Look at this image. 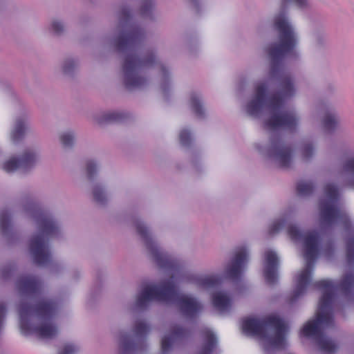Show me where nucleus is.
<instances>
[{
    "instance_id": "obj_1",
    "label": "nucleus",
    "mask_w": 354,
    "mask_h": 354,
    "mask_svg": "<svg viewBox=\"0 0 354 354\" xmlns=\"http://www.w3.org/2000/svg\"><path fill=\"white\" fill-rule=\"evenodd\" d=\"M313 286L323 291L319 300L318 311L315 319L308 321L301 328L300 334L304 337L314 336L321 351L326 354H333L337 350L335 344L324 336L321 325L326 327L334 326L331 307L334 299V292L337 289L345 295L350 293L354 288V274H346L337 286L328 279H322L313 283Z\"/></svg>"
},
{
    "instance_id": "obj_2",
    "label": "nucleus",
    "mask_w": 354,
    "mask_h": 354,
    "mask_svg": "<svg viewBox=\"0 0 354 354\" xmlns=\"http://www.w3.org/2000/svg\"><path fill=\"white\" fill-rule=\"evenodd\" d=\"M57 309L53 300H42L35 306L25 302L20 304L19 313L20 329L24 335L34 334L42 339H50L58 333V328L52 319Z\"/></svg>"
},
{
    "instance_id": "obj_3",
    "label": "nucleus",
    "mask_w": 354,
    "mask_h": 354,
    "mask_svg": "<svg viewBox=\"0 0 354 354\" xmlns=\"http://www.w3.org/2000/svg\"><path fill=\"white\" fill-rule=\"evenodd\" d=\"M151 301L175 302L181 314L191 319L196 318L203 308V304L196 298L180 294L172 280L165 281L158 286H145L137 297L136 305L143 308Z\"/></svg>"
},
{
    "instance_id": "obj_4",
    "label": "nucleus",
    "mask_w": 354,
    "mask_h": 354,
    "mask_svg": "<svg viewBox=\"0 0 354 354\" xmlns=\"http://www.w3.org/2000/svg\"><path fill=\"white\" fill-rule=\"evenodd\" d=\"M151 301L175 302L181 314L191 319L196 318L203 308V304L196 298L180 294L172 280L165 281L158 286H145L137 297L136 305L143 308Z\"/></svg>"
},
{
    "instance_id": "obj_5",
    "label": "nucleus",
    "mask_w": 354,
    "mask_h": 354,
    "mask_svg": "<svg viewBox=\"0 0 354 354\" xmlns=\"http://www.w3.org/2000/svg\"><path fill=\"white\" fill-rule=\"evenodd\" d=\"M242 329L248 335L268 339L270 345L274 348L283 349L286 347L287 328L277 316L269 315L262 319L246 318L243 320Z\"/></svg>"
},
{
    "instance_id": "obj_6",
    "label": "nucleus",
    "mask_w": 354,
    "mask_h": 354,
    "mask_svg": "<svg viewBox=\"0 0 354 354\" xmlns=\"http://www.w3.org/2000/svg\"><path fill=\"white\" fill-rule=\"evenodd\" d=\"M39 233L32 237L30 241V250L35 263L39 266H46L51 261V254L47 244V238L56 236L59 227L52 216L46 212L36 216Z\"/></svg>"
},
{
    "instance_id": "obj_7",
    "label": "nucleus",
    "mask_w": 354,
    "mask_h": 354,
    "mask_svg": "<svg viewBox=\"0 0 354 354\" xmlns=\"http://www.w3.org/2000/svg\"><path fill=\"white\" fill-rule=\"evenodd\" d=\"M274 26L279 32L280 43L271 45L267 49L271 59L272 76H275L278 73L283 57L293 50L297 43L292 27L284 15L276 17Z\"/></svg>"
},
{
    "instance_id": "obj_8",
    "label": "nucleus",
    "mask_w": 354,
    "mask_h": 354,
    "mask_svg": "<svg viewBox=\"0 0 354 354\" xmlns=\"http://www.w3.org/2000/svg\"><path fill=\"white\" fill-rule=\"evenodd\" d=\"M324 192L328 199L320 202L322 224L332 226L335 223H339L345 230H349L352 226L351 219L345 210L337 205L339 198L337 188L333 184L328 183L324 187Z\"/></svg>"
},
{
    "instance_id": "obj_9",
    "label": "nucleus",
    "mask_w": 354,
    "mask_h": 354,
    "mask_svg": "<svg viewBox=\"0 0 354 354\" xmlns=\"http://www.w3.org/2000/svg\"><path fill=\"white\" fill-rule=\"evenodd\" d=\"M304 239L306 248L304 258L306 260V264L305 268L297 277L296 287L290 298V303L295 301L305 292L310 281L314 261L318 254V234L316 232H308L304 236Z\"/></svg>"
},
{
    "instance_id": "obj_10",
    "label": "nucleus",
    "mask_w": 354,
    "mask_h": 354,
    "mask_svg": "<svg viewBox=\"0 0 354 354\" xmlns=\"http://www.w3.org/2000/svg\"><path fill=\"white\" fill-rule=\"evenodd\" d=\"M155 63L156 56L153 53H149L142 59L133 53H129L122 66L125 87L127 89H133L144 86L146 80L139 75L140 69L153 66Z\"/></svg>"
},
{
    "instance_id": "obj_11",
    "label": "nucleus",
    "mask_w": 354,
    "mask_h": 354,
    "mask_svg": "<svg viewBox=\"0 0 354 354\" xmlns=\"http://www.w3.org/2000/svg\"><path fill=\"white\" fill-rule=\"evenodd\" d=\"M136 227L138 234L145 241L147 250L151 253L153 260L162 268H172L175 266V261L171 256L162 252L158 245L150 237L147 228L140 221L136 222Z\"/></svg>"
},
{
    "instance_id": "obj_12",
    "label": "nucleus",
    "mask_w": 354,
    "mask_h": 354,
    "mask_svg": "<svg viewBox=\"0 0 354 354\" xmlns=\"http://www.w3.org/2000/svg\"><path fill=\"white\" fill-rule=\"evenodd\" d=\"M298 118L292 111L272 113L264 123L265 127L268 129H282L291 132L296 130Z\"/></svg>"
},
{
    "instance_id": "obj_13",
    "label": "nucleus",
    "mask_w": 354,
    "mask_h": 354,
    "mask_svg": "<svg viewBox=\"0 0 354 354\" xmlns=\"http://www.w3.org/2000/svg\"><path fill=\"white\" fill-rule=\"evenodd\" d=\"M281 91L274 93L268 98V107L272 111L281 108L284 98L291 97L295 93V88L290 76H283L280 82Z\"/></svg>"
},
{
    "instance_id": "obj_14",
    "label": "nucleus",
    "mask_w": 354,
    "mask_h": 354,
    "mask_svg": "<svg viewBox=\"0 0 354 354\" xmlns=\"http://www.w3.org/2000/svg\"><path fill=\"white\" fill-rule=\"evenodd\" d=\"M248 254L245 247H241L236 250L231 263L228 265L226 270L227 278L233 281H237L240 279L248 261Z\"/></svg>"
},
{
    "instance_id": "obj_15",
    "label": "nucleus",
    "mask_w": 354,
    "mask_h": 354,
    "mask_svg": "<svg viewBox=\"0 0 354 354\" xmlns=\"http://www.w3.org/2000/svg\"><path fill=\"white\" fill-rule=\"evenodd\" d=\"M270 156L274 157L279 166L282 168H288L291 162L292 149L286 146L279 138L271 139V145L268 149Z\"/></svg>"
},
{
    "instance_id": "obj_16",
    "label": "nucleus",
    "mask_w": 354,
    "mask_h": 354,
    "mask_svg": "<svg viewBox=\"0 0 354 354\" xmlns=\"http://www.w3.org/2000/svg\"><path fill=\"white\" fill-rule=\"evenodd\" d=\"M36 162L35 154L30 150L26 151L19 158H12L4 162L3 169L10 173L17 169L24 171L30 169Z\"/></svg>"
},
{
    "instance_id": "obj_17",
    "label": "nucleus",
    "mask_w": 354,
    "mask_h": 354,
    "mask_svg": "<svg viewBox=\"0 0 354 354\" xmlns=\"http://www.w3.org/2000/svg\"><path fill=\"white\" fill-rule=\"evenodd\" d=\"M143 39L141 30L134 29L129 32H122L115 39V47L118 51L133 50Z\"/></svg>"
},
{
    "instance_id": "obj_18",
    "label": "nucleus",
    "mask_w": 354,
    "mask_h": 354,
    "mask_svg": "<svg viewBox=\"0 0 354 354\" xmlns=\"http://www.w3.org/2000/svg\"><path fill=\"white\" fill-rule=\"evenodd\" d=\"M264 258L263 276L268 284L273 285L277 281L279 259L276 253L271 250L265 252Z\"/></svg>"
},
{
    "instance_id": "obj_19",
    "label": "nucleus",
    "mask_w": 354,
    "mask_h": 354,
    "mask_svg": "<svg viewBox=\"0 0 354 354\" xmlns=\"http://www.w3.org/2000/svg\"><path fill=\"white\" fill-rule=\"evenodd\" d=\"M266 97V86L263 83L258 84L255 88V96L247 105V111L251 116H258L262 111Z\"/></svg>"
},
{
    "instance_id": "obj_20",
    "label": "nucleus",
    "mask_w": 354,
    "mask_h": 354,
    "mask_svg": "<svg viewBox=\"0 0 354 354\" xmlns=\"http://www.w3.org/2000/svg\"><path fill=\"white\" fill-rule=\"evenodd\" d=\"M17 287L24 295H37L40 292L42 283L36 277L24 276L17 281Z\"/></svg>"
},
{
    "instance_id": "obj_21",
    "label": "nucleus",
    "mask_w": 354,
    "mask_h": 354,
    "mask_svg": "<svg viewBox=\"0 0 354 354\" xmlns=\"http://www.w3.org/2000/svg\"><path fill=\"white\" fill-rule=\"evenodd\" d=\"M188 334L187 330L179 326H174L171 328L170 334L165 336L161 342V348L163 353L167 352L172 344L177 339L186 337Z\"/></svg>"
},
{
    "instance_id": "obj_22",
    "label": "nucleus",
    "mask_w": 354,
    "mask_h": 354,
    "mask_svg": "<svg viewBox=\"0 0 354 354\" xmlns=\"http://www.w3.org/2000/svg\"><path fill=\"white\" fill-rule=\"evenodd\" d=\"M145 346V340L140 339L135 342L127 334H122L120 339L121 354H131L142 350Z\"/></svg>"
},
{
    "instance_id": "obj_23",
    "label": "nucleus",
    "mask_w": 354,
    "mask_h": 354,
    "mask_svg": "<svg viewBox=\"0 0 354 354\" xmlns=\"http://www.w3.org/2000/svg\"><path fill=\"white\" fill-rule=\"evenodd\" d=\"M203 343L198 354H212L217 346V339L210 330L203 332Z\"/></svg>"
},
{
    "instance_id": "obj_24",
    "label": "nucleus",
    "mask_w": 354,
    "mask_h": 354,
    "mask_svg": "<svg viewBox=\"0 0 354 354\" xmlns=\"http://www.w3.org/2000/svg\"><path fill=\"white\" fill-rule=\"evenodd\" d=\"M222 281V278L218 274H209L198 277L196 283L203 288H213L218 287Z\"/></svg>"
},
{
    "instance_id": "obj_25",
    "label": "nucleus",
    "mask_w": 354,
    "mask_h": 354,
    "mask_svg": "<svg viewBox=\"0 0 354 354\" xmlns=\"http://www.w3.org/2000/svg\"><path fill=\"white\" fill-rule=\"evenodd\" d=\"M212 299L214 307L220 312L227 310L230 306V299L225 293L215 292L212 295Z\"/></svg>"
},
{
    "instance_id": "obj_26",
    "label": "nucleus",
    "mask_w": 354,
    "mask_h": 354,
    "mask_svg": "<svg viewBox=\"0 0 354 354\" xmlns=\"http://www.w3.org/2000/svg\"><path fill=\"white\" fill-rule=\"evenodd\" d=\"M343 173L348 186L354 189V156L349 157L344 162Z\"/></svg>"
},
{
    "instance_id": "obj_27",
    "label": "nucleus",
    "mask_w": 354,
    "mask_h": 354,
    "mask_svg": "<svg viewBox=\"0 0 354 354\" xmlns=\"http://www.w3.org/2000/svg\"><path fill=\"white\" fill-rule=\"evenodd\" d=\"M338 122L336 115L330 110L327 111L322 120L324 131L330 132L335 130L337 127Z\"/></svg>"
},
{
    "instance_id": "obj_28",
    "label": "nucleus",
    "mask_w": 354,
    "mask_h": 354,
    "mask_svg": "<svg viewBox=\"0 0 354 354\" xmlns=\"http://www.w3.org/2000/svg\"><path fill=\"white\" fill-rule=\"evenodd\" d=\"M297 193L299 196H306L311 194L314 185L311 182L300 181L297 185Z\"/></svg>"
},
{
    "instance_id": "obj_29",
    "label": "nucleus",
    "mask_w": 354,
    "mask_h": 354,
    "mask_svg": "<svg viewBox=\"0 0 354 354\" xmlns=\"http://www.w3.org/2000/svg\"><path fill=\"white\" fill-rule=\"evenodd\" d=\"M10 227V216L8 210L3 209L0 212V231L5 235Z\"/></svg>"
},
{
    "instance_id": "obj_30",
    "label": "nucleus",
    "mask_w": 354,
    "mask_h": 354,
    "mask_svg": "<svg viewBox=\"0 0 354 354\" xmlns=\"http://www.w3.org/2000/svg\"><path fill=\"white\" fill-rule=\"evenodd\" d=\"M191 106L193 112L198 118L204 116V111L198 97L196 94H192L191 96Z\"/></svg>"
},
{
    "instance_id": "obj_31",
    "label": "nucleus",
    "mask_w": 354,
    "mask_h": 354,
    "mask_svg": "<svg viewBox=\"0 0 354 354\" xmlns=\"http://www.w3.org/2000/svg\"><path fill=\"white\" fill-rule=\"evenodd\" d=\"M26 127L24 122L19 120L17 122L16 126L12 131V138L14 141L19 140L24 134Z\"/></svg>"
},
{
    "instance_id": "obj_32",
    "label": "nucleus",
    "mask_w": 354,
    "mask_h": 354,
    "mask_svg": "<svg viewBox=\"0 0 354 354\" xmlns=\"http://www.w3.org/2000/svg\"><path fill=\"white\" fill-rule=\"evenodd\" d=\"M125 115L120 113L112 112L105 114L103 118L100 121V123L104 122H122Z\"/></svg>"
},
{
    "instance_id": "obj_33",
    "label": "nucleus",
    "mask_w": 354,
    "mask_h": 354,
    "mask_svg": "<svg viewBox=\"0 0 354 354\" xmlns=\"http://www.w3.org/2000/svg\"><path fill=\"white\" fill-rule=\"evenodd\" d=\"M149 330V326L143 321H138L135 324L134 332L138 337L145 336Z\"/></svg>"
},
{
    "instance_id": "obj_34",
    "label": "nucleus",
    "mask_w": 354,
    "mask_h": 354,
    "mask_svg": "<svg viewBox=\"0 0 354 354\" xmlns=\"http://www.w3.org/2000/svg\"><path fill=\"white\" fill-rule=\"evenodd\" d=\"M346 259L349 264L354 263V238L349 239L346 243Z\"/></svg>"
},
{
    "instance_id": "obj_35",
    "label": "nucleus",
    "mask_w": 354,
    "mask_h": 354,
    "mask_svg": "<svg viewBox=\"0 0 354 354\" xmlns=\"http://www.w3.org/2000/svg\"><path fill=\"white\" fill-rule=\"evenodd\" d=\"M93 198L95 202L103 204L106 201V196L104 195V193L99 185H96L93 188Z\"/></svg>"
},
{
    "instance_id": "obj_36",
    "label": "nucleus",
    "mask_w": 354,
    "mask_h": 354,
    "mask_svg": "<svg viewBox=\"0 0 354 354\" xmlns=\"http://www.w3.org/2000/svg\"><path fill=\"white\" fill-rule=\"evenodd\" d=\"M288 234L290 238L293 241H298L301 240L303 237V235L300 230L295 225H290L288 229Z\"/></svg>"
},
{
    "instance_id": "obj_37",
    "label": "nucleus",
    "mask_w": 354,
    "mask_h": 354,
    "mask_svg": "<svg viewBox=\"0 0 354 354\" xmlns=\"http://www.w3.org/2000/svg\"><path fill=\"white\" fill-rule=\"evenodd\" d=\"M60 141L64 147H71L74 141L73 134L71 132L62 134L60 136Z\"/></svg>"
},
{
    "instance_id": "obj_38",
    "label": "nucleus",
    "mask_w": 354,
    "mask_h": 354,
    "mask_svg": "<svg viewBox=\"0 0 354 354\" xmlns=\"http://www.w3.org/2000/svg\"><path fill=\"white\" fill-rule=\"evenodd\" d=\"M180 142L182 145L187 146L191 142V133L187 129H183L180 131L179 135Z\"/></svg>"
},
{
    "instance_id": "obj_39",
    "label": "nucleus",
    "mask_w": 354,
    "mask_h": 354,
    "mask_svg": "<svg viewBox=\"0 0 354 354\" xmlns=\"http://www.w3.org/2000/svg\"><path fill=\"white\" fill-rule=\"evenodd\" d=\"M285 221L283 219H280L275 221L270 226L269 233L270 234H274L279 232L284 225Z\"/></svg>"
},
{
    "instance_id": "obj_40",
    "label": "nucleus",
    "mask_w": 354,
    "mask_h": 354,
    "mask_svg": "<svg viewBox=\"0 0 354 354\" xmlns=\"http://www.w3.org/2000/svg\"><path fill=\"white\" fill-rule=\"evenodd\" d=\"M314 149L311 144H305L302 149V155L304 158L308 159L312 157Z\"/></svg>"
},
{
    "instance_id": "obj_41",
    "label": "nucleus",
    "mask_w": 354,
    "mask_h": 354,
    "mask_svg": "<svg viewBox=\"0 0 354 354\" xmlns=\"http://www.w3.org/2000/svg\"><path fill=\"white\" fill-rule=\"evenodd\" d=\"M78 351V348L73 344H66L63 348L59 352V354H75Z\"/></svg>"
},
{
    "instance_id": "obj_42",
    "label": "nucleus",
    "mask_w": 354,
    "mask_h": 354,
    "mask_svg": "<svg viewBox=\"0 0 354 354\" xmlns=\"http://www.w3.org/2000/svg\"><path fill=\"white\" fill-rule=\"evenodd\" d=\"M96 165L89 160L86 163V174L88 178L91 179L96 173Z\"/></svg>"
},
{
    "instance_id": "obj_43",
    "label": "nucleus",
    "mask_w": 354,
    "mask_h": 354,
    "mask_svg": "<svg viewBox=\"0 0 354 354\" xmlns=\"http://www.w3.org/2000/svg\"><path fill=\"white\" fill-rule=\"evenodd\" d=\"M131 17L130 11L128 8H124L120 12V20L124 22L129 21Z\"/></svg>"
},
{
    "instance_id": "obj_44",
    "label": "nucleus",
    "mask_w": 354,
    "mask_h": 354,
    "mask_svg": "<svg viewBox=\"0 0 354 354\" xmlns=\"http://www.w3.org/2000/svg\"><path fill=\"white\" fill-rule=\"evenodd\" d=\"M52 29L56 34H59L63 31V25L57 21H55L52 23Z\"/></svg>"
},
{
    "instance_id": "obj_45",
    "label": "nucleus",
    "mask_w": 354,
    "mask_h": 354,
    "mask_svg": "<svg viewBox=\"0 0 354 354\" xmlns=\"http://www.w3.org/2000/svg\"><path fill=\"white\" fill-rule=\"evenodd\" d=\"M287 1L293 3L295 6L300 8H304L307 6L306 0H283L284 3Z\"/></svg>"
},
{
    "instance_id": "obj_46",
    "label": "nucleus",
    "mask_w": 354,
    "mask_h": 354,
    "mask_svg": "<svg viewBox=\"0 0 354 354\" xmlns=\"http://www.w3.org/2000/svg\"><path fill=\"white\" fill-rule=\"evenodd\" d=\"M75 66V62L73 60H67L65 62L64 65V73H68L71 68H73Z\"/></svg>"
},
{
    "instance_id": "obj_47",
    "label": "nucleus",
    "mask_w": 354,
    "mask_h": 354,
    "mask_svg": "<svg viewBox=\"0 0 354 354\" xmlns=\"http://www.w3.org/2000/svg\"><path fill=\"white\" fill-rule=\"evenodd\" d=\"M151 3H149V4H147L144 6L142 7V9H141V12H142V14L145 15H147V12L148 10H151Z\"/></svg>"
},
{
    "instance_id": "obj_48",
    "label": "nucleus",
    "mask_w": 354,
    "mask_h": 354,
    "mask_svg": "<svg viewBox=\"0 0 354 354\" xmlns=\"http://www.w3.org/2000/svg\"><path fill=\"white\" fill-rule=\"evenodd\" d=\"M160 71L162 75V78L166 80L168 77V73L166 68L162 65L160 66Z\"/></svg>"
}]
</instances>
